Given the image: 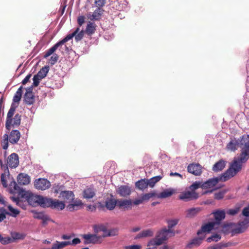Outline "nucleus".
Returning a JSON list of instances; mask_svg holds the SVG:
<instances>
[{
  "instance_id": "1",
  "label": "nucleus",
  "mask_w": 249,
  "mask_h": 249,
  "mask_svg": "<svg viewBox=\"0 0 249 249\" xmlns=\"http://www.w3.org/2000/svg\"><path fill=\"white\" fill-rule=\"evenodd\" d=\"M249 158V153L244 148L238 157H235L230 163L228 169L222 175L223 181H226L235 176L242 169V164L245 163Z\"/></svg>"
},
{
  "instance_id": "2",
  "label": "nucleus",
  "mask_w": 249,
  "mask_h": 249,
  "mask_svg": "<svg viewBox=\"0 0 249 249\" xmlns=\"http://www.w3.org/2000/svg\"><path fill=\"white\" fill-rule=\"evenodd\" d=\"M220 180L223 181L222 175L219 177L210 178L204 182L196 181L192 184V187L194 189H197L199 188L204 189L211 188L214 187Z\"/></svg>"
},
{
  "instance_id": "3",
  "label": "nucleus",
  "mask_w": 249,
  "mask_h": 249,
  "mask_svg": "<svg viewBox=\"0 0 249 249\" xmlns=\"http://www.w3.org/2000/svg\"><path fill=\"white\" fill-rule=\"evenodd\" d=\"M175 235V231L173 229H167L166 228H162L159 231L156 235L160 241L159 244H162L170 237H173Z\"/></svg>"
},
{
  "instance_id": "4",
  "label": "nucleus",
  "mask_w": 249,
  "mask_h": 249,
  "mask_svg": "<svg viewBox=\"0 0 249 249\" xmlns=\"http://www.w3.org/2000/svg\"><path fill=\"white\" fill-rule=\"evenodd\" d=\"M190 191L182 192L178 196L180 200L185 201H188L192 200H195L198 198L199 194L196 192V189H194L192 187V185L189 187Z\"/></svg>"
},
{
  "instance_id": "5",
  "label": "nucleus",
  "mask_w": 249,
  "mask_h": 249,
  "mask_svg": "<svg viewBox=\"0 0 249 249\" xmlns=\"http://www.w3.org/2000/svg\"><path fill=\"white\" fill-rule=\"evenodd\" d=\"M46 197L40 196L31 195L28 198L29 203L33 206L38 205L42 207H45Z\"/></svg>"
},
{
  "instance_id": "6",
  "label": "nucleus",
  "mask_w": 249,
  "mask_h": 249,
  "mask_svg": "<svg viewBox=\"0 0 249 249\" xmlns=\"http://www.w3.org/2000/svg\"><path fill=\"white\" fill-rule=\"evenodd\" d=\"M65 206L63 202L60 201L57 199L46 198L45 207H50L52 209L62 210L64 209Z\"/></svg>"
},
{
  "instance_id": "7",
  "label": "nucleus",
  "mask_w": 249,
  "mask_h": 249,
  "mask_svg": "<svg viewBox=\"0 0 249 249\" xmlns=\"http://www.w3.org/2000/svg\"><path fill=\"white\" fill-rule=\"evenodd\" d=\"M219 229L216 222H210L202 226L201 229L197 232L198 235H205L206 232H209L212 230Z\"/></svg>"
},
{
  "instance_id": "8",
  "label": "nucleus",
  "mask_w": 249,
  "mask_h": 249,
  "mask_svg": "<svg viewBox=\"0 0 249 249\" xmlns=\"http://www.w3.org/2000/svg\"><path fill=\"white\" fill-rule=\"evenodd\" d=\"M84 239V244H97L100 242L101 237L96 234H84L81 235Z\"/></svg>"
},
{
  "instance_id": "9",
  "label": "nucleus",
  "mask_w": 249,
  "mask_h": 249,
  "mask_svg": "<svg viewBox=\"0 0 249 249\" xmlns=\"http://www.w3.org/2000/svg\"><path fill=\"white\" fill-rule=\"evenodd\" d=\"M66 36L64 38H63L62 40L59 41L57 43H56L54 46H53L52 47L50 48L49 50H48L44 54V57L45 58H47L49 57L50 55L52 54L56 50V49L60 46L63 45L64 43H65L66 42L70 40V38L72 36Z\"/></svg>"
},
{
  "instance_id": "10",
  "label": "nucleus",
  "mask_w": 249,
  "mask_h": 249,
  "mask_svg": "<svg viewBox=\"0 0 249 249\" xmlns=\"http://www.w3.org/2000/svg\"><path fill=\"white\" fill-rule=\"evenodd\" d=\"M104 12V10L103 8L97 7L92 13L91 12L88 13L87 17L90 20H100L102 18Z\"/></svg>"
},
{
  "instance_id": "11",
  "label": "nucleus",
  "mask_w": 249,
  "mask_h": 249,
  "mask_svg": "<svg viewBox=\"0 0 249 249\" xmlns=\"http://www.w3.org/2000/svg\"><path fill=\"white\" fill-rule=\"evenodd\" d=\"M202 167L198 163H191L187 167V171L189 173L195 176H200L202 172Z\"/></svg>"
},
{
  "instance_id": "12",
  "label": "nucleus",
  "mask_w": 249,
  "mask_h": 249,
  "mask_svg": "<svg viewBox=\"0 0 249 249\" xmlns=\"http://www.w3.org/2000/svg\"><path fill=\"white\" fill-rule=\"evenodd\" d=\"M34 185L37 189L45 190L51 186V183L47 179L39 178L35 181Z\"/></svg>"
},
{
  "instance_id": "13",
  "label": "nucleus",
  "mask_w": 249,
  "mask_h": 249,
  "mask_svg": "<svg viewBox=\"0 0 249 249\" xmlns=\"http://www.w3.org/2000/svg\"><path fill=\"white\" fill-rule=\"evenodd\" d=\"M215 219L213 222L217 223V226L219 227L220 225L221 221L225 218L226 213L224 210H216L213 211L212 213Z\"/></svg>"
},
{
  "instance_id": "14",
  "label": "nucleus",
  "mask_w": 249,
  "mask_h": 249,
  "mask_svg": "<svg viewBox=\"0 0 249 249\" xmlns=\"http://www.w3.org/2000/svg\"><path fill=\"white\" fill-rule=\"evenodd\" d=\"M234 224L232 223L226 224H222L221 223L220 225H219V229H217V230L225 233H228L231 232L233 233H235L234 232Z\"/></svg>"
},
{
  "instance_id": "15",
  "label": "nucleus",
  "mask_w": 249,
  "mask_h": 249,
  "mask_svg": "<svg viewBox=\"0 0 249 249\" xmlns=\"http://www.w3.org/2000/svg\"><path fill=\"white\" fill-rule=\"evenodd\" d=\"M18 156L17 154L13 153L8 157L7 164L10 168H16L18 166Z\"/></svg>"
},
{
  "instance_id": "16",
  "label": "nucleus",
  "mask_w": 249,
  "mask_h": 249,
  "mask_svg": "<svg viewBox=\"0 0 249 249\" xmlns=\"http://www.w3.org/2000/svg\"><path fill=\"white\" fill-rule=\"evenodd\" d=\"M249 226V219L245 218L242 221L239 223L238 226L235 228L234 232L235 233H240L244 232Z\"/></svg>"
},
{
  "instance_id": "17",
  "label": "nucleus",
  "mask_w": 249,
  "mask_h": 249,
  "mask_svg": "<svg viewBox=\"0 0 249 249\" xmlns=\"http://www.w3.org/2000/svg\"><path fill=\"white\" fill-rule=\"evenodd\" d=\"M131 188L127 185H121L118 187L117 193L122 197H127L131 193Z\"/></svg>"
},
{
  "instance_id": "18",
  "label": "nucleus",
  "mask_w": 249,
  "mask_h": 249,
  "mask_svg": "<svg viewBox=\"0 0 249 249\" xmlns=\"http://www.w3.org/2000/svg\"><path fill=\"white\" fill-rule=\"evenodd\" d=\"M74 195L72 191H62L60 194V197H61L66 202H71L74 200Z\"/></svg>"
},
{
  "instance_id": "19",
  "label": "nucleus",
  "mask_w": 249,
  "mask_h": 249,
  "mask_svg": "<svg viewBox=\"0 0 249 249\" xmlns=\"http://www.w3.org/2000/svg\"><path fill=\"white\" fill-rule=\"evenodd\" d=\"M132 201L130 199H120L117 200V206L124 210L131 209Z\"/></svg>"
},
{
  "instance_id": "20",
  "label": "nucleus",
  "mask_w": 249,
  "mask_h": 249,
  "mask_svg": "<svg viewBox=\"0 0 249 249\" xmlns=\"http://www.w3.org/2000/svg\"><path fill=\"white\" fill-rule=\"evenodd\" d=\"M15 107H11L8 112L5 123V127L8 130H10L11 129V124L13 120L12 117L15 113Z\"/></svg>"
},
{
  "instance_id": "21",
  "label": "nucleus",
  "mask_w": 249,
  "mask_h": 249,
  "mask_svg": "<svg viewBox=\"0 0 249 249\" xmlns=\"http://www.w3.org/2000/svg\"><path fill=\"white\" fill-rule=\"evenodd\" d=\"M93 229L95 233L103 231L106 234L104 236H111L112 235L110 231H107V227L102 224L94 225L93 226Z\"/></svg>"
},
{
  "instance_id": "22",
  "label": "nucleus",
  "mask_w": 249,
  "mask_h": 249,
  "mask_svg": "<svg viewBox=\"0 0 249 249\" xmlns=\"http://www.w3.org/2000/svg\"><path fill=\"white\" fill-rule=\"evenodd\" d=\"M20 138V133L18 130H12L9 134V142L12 144L18 142Z\"/></svg>"
},
{
  "instance_id": "23",
  "label": "nucleus",
  "mask_w": 249,
  "mask_h": 249,
  "mask_svg": "<svg viewBox=\"0 0 249 249\" xmlns=\"http://www.w3.org/2000/svg\"><path fill=\"white\" fill-rule=\"evenodd\" d=\"M17 180L18 184L20 185H27L30 182V178L27 174L20 173L17 177Z\"/></svg>"
},
{
  "instance_id": "24",
  "label": "nucleus",
  "mask_w": 249,
  "mask_h": 249,
  "mask_svg": "<svg viewBox=\"0 0 249 249\" xmlns=\"http://www.w3.org/2000/svg\"><path fill=\"white\" fill-rule=\"evenodd\" d=\"M83 203L81 200H76L72 201V203L68 205L67 208L71 212L76 211L82 207Z\"/></svg>"
},
{
  "instance_id": "25",
  "label": "nucleus",
  "mask_w": 249,
  "mask_h": 249,
  "mask_svg": "<svg viewBox=\"0 0 249 249\" xmlns=\"http://www.w3.org/2000/svg\"><path fill=\"white\" fill-rule=\"evenodd\" d=\"M154 233V231L152 229L143 230L136 236L135 239L152 237L153 236Z\"/></svg>"
},
{
  "instance_id": "26",
  "label": "nucleus",
  "mask_w": 249,
  "mask_h": 249,
  "mask_svg": "<svg viewBox=\"0 0 249 249\" xmlns=\"http://www.w3.org/2000/svg\"><path fill=\"white\" fill-rule=\"evenodd\" d=\"M198 237L195 238L190 243H189L187 247L189 248H192L194 246H199L205 238V235H198Z\"/></svg>"
},
{
  "instance_id": "27",
  "label": "nucleus",
  "mask_w": 249,
  "mask_h": 249,
  "mask_svg": "<svg viewBox=\"0 0 249 249\" xmlns=\"http://www.w3.org/2000/svg\"><path fill=\"white\" fill-rule=\"evenodd\" d=\"M79 28H77L72 33L69 34L67 36H71L72 35L73 36L70 38V39H71L72 37L75 36V40L76 41H79L82 39L84 34V32L83 31H81L80 32H79Z\"/></svg>"
},
{
  "instance_id": "28",
  "label": "nucleus",
  "mask_w": 249,
  "mask_h": 249,
  "mask_svg": "<svg viewBox=\"0 0 249 249\" xmlns=\"http://www.w3.org/2000/svg\"><path fill=\"white\" fill-rule=\"evenodd\" d=\"M226 166L225 161L221 160L216 162L213 167V170L214 172H219L222 170Z\"/></svg>"
},
{
  "instance_id": "29",
  "label": "nucleus",
  "mask_w": 249,
  "mask_h": 249,
  "mask_svg": "<svg viewBox=\"0 0 249 249\" xmlns=\"http://www.w3.org/2000/svg\"><path fill=\"white\" fill-rule=\"evenodd\" d=\"M34 217L35 218L42 220L43 225L47 224V221L49 220V218L47 215L41 212L35 213Z\"/></svg>"
},
{
  "instance_id": "30",
  "label": "nucleus",
  "mask_w": 249,
  "mask_h": 249,
  "mask_svg": "<svg viewBox=\"0 0 249 249\" xmlns=\"http://www.w3.org/2000/svg\"><path fill=\"white\" fill-rule=\"evenodd\" d=\"M136 187L140 190H143L147 188L148 186L147 183V179H142L135 183Z\"/></svg>"
},
{
  "instance_id": "31",
  "label": "nucleus",
  "mask_w": 249,
  "mask_h": 249,
  "mask_svg": "<svg viewBox=\"0 0 249 249\" xmlns=\"http://www.w3.org/2000/svg\"><path fill=\"white\" fill-rule=\"evenodd\" d=\"M239 144V143L237 140H232L228 143L226 147L227 149L231 151H235L237 149Z\"/></svg>"
},
{
  "instance_id": "32",
  "label": "nucleus",
  "mask_w": 249,
  "mask_h": 249,
  "mask_svg": "<svg viewBox=\"0 0 249 249\" xmlns=\"http://www.w3.org/2000/svg\"><path fill=\"white\" fill-rule=\"evenodd\" d=\"M201 211V208L200 207L193 208L189 209L186 211V217H193L196 215Z\"/></svg>"
},
{
  "instance_id": "33",
  "label": "nucleus",
  "mask_w": 249,
  "mask_h": 249,
  "mask_svg": "<svg viewBox=\"0 0 249 249\" xmlns=\"http://www.w3.org/2000/svg\"><path fill=\"white\" fill-rule=\"evenodd\" d=\"M175 193V191L172 189H166L158 195V197L161 198H167L171 196Z\"/></svg>"
},
{
  "instance_id": "34",
  "label": "nucleus",
  "mask_w": 249,
  "mask_h": 249,
  "mask_svg": "<svg viewBox=\"0 0 249 249\" xmlns=\"http://www.w3.org/2000/svg\"><path fill=\"white\" fill-rule=\"evenodd\" d=\"M11 242H15L16 240H22L24 239L26 235L23 233H21L17 232H12L11 233Z\"/></svg>"
},
{
  "instance_id": "35",
  "label": "nucleus",
  "mask_w": 249,
  "mask_h": 249,
  "mask_svg": "<svg viewBox=\"0 0 249 249\" xmlns=\"http://www.w3.org/2000/svg\"><path fill=\"white\" fill-rule=\"evenodd\" d=\"M24 100L26 104L31 105L35 102V96L33 93H25Z\"/></svg>"
},
{
  "instance_id": "36",
  "label": "nucleus",
  "mask_w": 249,
  "mask_h": 249,
  "mask_svg": "<svg viewBox=\"0 0 249 249\" xmlns=\"http://www.w3.org/2000/svg\"><path fill=\"white\" fill-rule=\"evenodd\" d=\"M96 26L94 23L89 22V23L87 24L86 29V33L88 35H92L95 33L96 31Z\"/></svg>"
},
{
  "instance_id": "37",
  "label": "nucleus",
  "mask_w": 249,
  "mask_h": 249,
  "mask_svg": "<svg viewBox=\"0 0 249 249\" xmlns=\"http://www.w3.org/2000/svg\"><path fill=\"white\" fill-rule=\"evenodd\" d=\"M116 205H117V200L115 199H109L106 201V207L109 210L114 209Z\"/></svg>"
},
{
  "instance_id": "38",
  "label": "nucleus",
  "mask_w": 249,
  "mask_h": 249,
  "mask_svg": "<svg viewBox=\"0 0 249 249\" xmlns=\"http://www.w3.org/2000/svg\"><path fill=\"white\" fill-rule=\"evenodd\" d=\"M22 86H20L16 91L14 97L13 102L15 103H18L21 99L22 94Z\"/></svg>"
},
{
  "instance_id": "39",
  "label": "nucleus",
  "mask_w": 249,
  "mask_h": 249,
  "mask_svg": "<svg viewBox=\"0 0 249 249\" xmlns=\"http://www.w3.org/2000/svg\"><path fill=\"white\" fill-rule=\"evenodd\" d=\"M162 178L160 176H158L151 178L149 179H147L148 185L151 187L154 186L155 184L159 181Z\"/></svg>"
},
{
  "instance_id": "40",
  "label": "nucleus",
  "mask_w": 249,
  "mask_h": 249,
  "mask_svg": "<svg viewBox=\"0 0 249 249\" xmlns=\"http://www.w3.org/2000/svg\"><path fill=\"white\" fill-rule=\"evenodd\" d=\"M95 196V192L91 188L85 189L83 192V196L86 198H91Z\"/></svg>"
},
{
  "instance_id": "41",
  "label": "nucleus",
  "mask_w": 249,
  "mask_h": 249,
  "mask_svg": "<svg viewBox=\"0 0 249 249\" xmlns=\"http://www.w3.org/2000/svg\"><path fill=\"white\" fill-rule=\"evenodd\" d=\"M49 67H43L36 74L37 76H38L40 79H43L47 75V73L49 71Z\"/></svg>"
},
{
  "instance_id": "42",
  "label": "nucleus",
  "mask_w": 249,
  "mask_h": 249,
  "mask_svg": "<svg viewBox=\"0 0 249 249\" xmlns=\"http://www.w3.org/2000/svg\"><path fill=\"white\" fill-rule=\"evenodd\" d=\"M13 119L11 126L13 127L18 126L20 124L21 122V115L19 114L15 115Z\"/></svg>"
},
{
  "instance_id": "43",
  "label": "nucleus",
  "mask_w": 249,
  "mask_h": 249,
  "mask_svg": "<svg viewBox=\"0 0 249 249\" xmlns=\"http://www.w3.org/2000/svg\"><path fill=\"white\" fill-rule=\"evenodd\" d=\"M241 142L242 144L244 143L245 147L243 148L249 153V135L243 136Z\"/></svg>"
},
{
  "instance_id": "44",
  "label": "nucleus",
  "mask_w": 249,
  "mask_h": 249,
  "mask_svg": "<svg viewBox=\"0 0 249 249\" xmlns=\"http://www.w3.org/2000/svg\"><path fill=\"white\" fill-rule=\"evenodd\" d=\"M221 236L218 234H214L207 239V241L210 243L212 241L217 242L221 239Z\"/></svg>"
},
{
  "instance_id": "45",
  "label": "nucleus",
  "mask_w": 249,
  "mask_h": 249,
  "mask_svg": "<svg viewBox=\"0 0 249 249\" xmlns=\"http://www.w3.org/2000/svg\"><path fill=\"white\" fill-rule=\"evenodd\" d=\"M178 222V219H170L167 221L168 229H172L173 227L176 226Z\"/></svg>"
},
{
  "instance_id": "46",
  "label": "nucleus",
  "mask_w": 249,
  "mask_h": 249,
  "mask_svg": "<svg viewBox=\"0 0 249 249\" xmlns=\"http://www.w3.org/2000/svg\"><path fill=\"white\" fill-rule=\"evenodd\" d=\"M160 241L158 240L157 237L156 236V237L155 239H153L151 240H150L147 246L148 247H152V248H154V247L156 246H159L161 244H159Z\"/></svg>"
},
{
  "instance_id": "47",
  "label": "nucleus",
  "mask_w": 249,
  "mask_h": 249,
  "mask_svg": "<svg viewBox=\"0 0 249 249\" xmlns=\"http://www.w3.org/2000/svg\"><path fill=\"white\" fill-rule=\"evenodd\" d=\"M226 190H223L214 194V199L220 200L223 198L224 195L227 193Z\"/></svg>"
},
{
  "instance_id": "48",
  "label": "nucleus",
  "mask_w": 249,
  "mask_h": 249,
  "mask_svg": "<svg viewBox=\"0 0 249 249\" xmlns=\"http://www.w3.org/2000/svg\"><path fill=\"white\" fill-rule=\"evenodd\" d=\"M0 243L2 245H7L11 243V238L9 237H3L0 234Z\"/></svg>"
},
{
  "instance_id": "49",
  "label": "nucleus",
  "mask_w": 249,
  "mask_h": 249,
  "mask_svg": "<svg viewBox=\"0 0 249 249\" xmlns=\"http://www.w3.org/2000/svg\"><path fill=\"white\" fill-rule=\"evenodd\" d=\"M8 209L12 213V214L9 213V215H11L13 217H16L19 213L20 212L18 210L13 208L11 205L8 206Z\"/></svg>"
},
{
  "instance_id": "50",
  "label": "nucleus",
  "mask_w": 249,
  "mask_h": 249,
  "mask_svg": "<svg viewBox=\"0 0 249 249\" xmlns=\"http://www.w3.org/2000/svg\"><path fill=\"white\" fill-rule=\"evenodd\" d=\"M156 196V194L155 193H147L143 195L142 196V197L144 201H147L150 198Z\"/></svg>"
},
{
  "instance_id": "51",
  "label": "nucleus",
  "mask_w": 249,
  "mask_h": 249,
  "mask_svg": "<svg viewBox=\"0 0 249 249\" xmlns=\"http://www.w3.org/2000/svg\"><path fill=\"white\" fill-rule=\"evenodd\" d=\"M106 0H94V4L96 7L102 8L105 6Z\"/></svg>"
},
{
  "instance_id": "52",
  "label": "nucleus",
  "mask_w": 249,
  "mask_h": 249,
  "mask_svg": "<svg viewBox=\"0 0 249 249\" xmlns=\"http://www.w3.org/2000/svg\"><path fill=\"white\" fill-rule=\"evenodd\" d=\"M6 214H9V213L6 212L4 208H0V222L6 218Z\"/></svg>"
},
{
  "instance_id": "53",
  "label": "nucleus",
  "mask_w": 249,
  "mask_h": 249,
  "mask_svg": "<svg viewBox=\"0 0 249 249\" xmlns=\"http://www.w3.org/2000/svg\"><path fill=\"white\" fill-rule=\"evenodd\" d=\"M19 187L15 181H13L10 184V189L11 192L14 193L15 191L18 190Z\"/></svg>"
},
{
  "instance_id": "54",
  "label": "nucleus",
  "mask_w": 249,
  "mask_h": 249,
  "mask_svg": "<svg viewBox=\"0 0 249 249\" xmlns=\"http://www.w3.org/2000/svg\"><path fill=\"white\" fill-rule=\"evenodd\" d=\"M58 55L57 54H54L50 59V63L52 66L53 65L58 59Z\"/></svg>"
},
{
  "instance_id": "55",
  "label": "nucleus",
  "mask_w": 249,
  "mask_h": 249,
  "mask_svg": "<svg viewBox=\"0 0 249 249\" xmlns=\"http://www.w3.org/2000/svg\"><path fill=\"white\" fill-rule=\"evenodd\" d=\"M1 183L3 187L6 188L7 187V181L6 179V176L4 174H2L1 175Z\"/></svg>"
},
{
  "instance_id": "56",
  "label": "nucleus",
  "mask_w": 249,
  "mask_h": 249,
  "mask_svg": "<svg viewBox=\"0 0 249 249\" xmlns=\"http://www.w3.org/2000/svg\"><path fill=\"white\" fill-rule=\"evenodd\" d=\"M41 80V79H40L36 75H34L33 77V86L35 87L38 86Z\"/></svg>"
},
{
  "instance_id": "57",
  "label": "nucleus",
  "mask_w": 249,
  "mask_h": 249,
  "mask_svg": "<svg viewBox=\"0 0 249 249\" xmlns=\"http://www.w3.org/2000/svg\"><path fill=\"white\" fill-rule=\"evenodd\" d=\"M70 242V245H76L81 243V240L78 238H75L73 239L71 241H69Z\"/></svg>"
},
{
  "instance_id": "58",
  "label": "nucleus",
  "mask_w": 249,
  "mask_h": 249,
  "mask_svg": "<svg viewBox=\"0 0 249 249\" xmlns=\"http://www.w3.org/2000/svg\"><path fill=\"white\" fill-rule=\"evenodd\" d=\"M142 248L141 246L139 245H133L125 247V249H141Z\"/></svg>"
},
{
  "instance_id": "59",
  "label": "nucleus",
  "mask_w": 249,
  "mask_h": 249,
  "mask_svg": "<svg viewBox=\"0 0 249 249\" xmlns=\"http://www.w3.org/2000/svg\"><path fill=\"white\" fill-rule=\"evenodd\" d=\"M238 209H230L227 211V213L228 214L234 215L238 213Z\"/></svg>"
},
{
  "instance_id": "60",
  "label": "nucleus",
  "mask_w": 249,
  "mask_h": 249,
  "mask_svg": "<svg viewBox=\"0 0 249 249\" xmlns=\"http://www.w3.org/2000/svg\"><path fill=\"white\" fill-rule=\"evenodd\" d=\"M84 22H85V17L84 16H81L78 17V19H77V22H78V24L80 26H82V24L84 23Z\"/></svg>"
},
{
  "instance_id": "61",
  "label": "nucleus",
  "mask_w": 249,
  "mask_h": 249,
  "mask_svg": "<svg viewBox=\"0 0 249 249\" xmlns=\"http://www.w3.org/2000/svg\"><path fill=\"white\" fill-rule=\"evenodd\" d=\"M32 75L31 74H28L26 77L25 78L22 80V84L23 85H25L26 84V83H27L29 81V80L31 77Z\"/></svg>"
},
{
  "instance_id": "62",
  "label": "nucleus",
  "mask_w": 249,
  "mask_h": 249,
  "mask_svg": "<svg viewBox=\"0 0 249 249\" xmlns=\"http://www.w3.org/2000/svg\"><path fill=\"white\" fill-rule=\"evenodd\" d=\"M242 213L245 216H249V207L245 208L242 211Z\"/></svg>"
},
{
  "instance_id": "63",
  "label": "nucleus",
  "mask_w": 249,
  "mask_h": 249,
  "mask_svg": "<svg viewBox=\"0 0 249 249\" xmlns=\"http://www.w3.org/2000/svg\"><path fill=\"white\" fill-rule=\"evenodd\" d=\"M207 249H221V246H220V245L218 243V244L214 245L213 246H209L207 248Z\"/></svg>"
},
{
  "instance_id": "64",
  "label": "nucleus",
  "mask_w": 249,
  "mask_h": 249,
  "mask_svg": "<svg viewBox=\"0 0 249 249\" xmlns=\"http://www.w3.org/2000/svg\"><path fill=\"white\" fill-rule=\"evenodd\" d=\"M143 202V200L142 197H141V198H140L135 199L133 203L134 205H139V204L142 203Z\"/></svg>"
}]
</instances>
